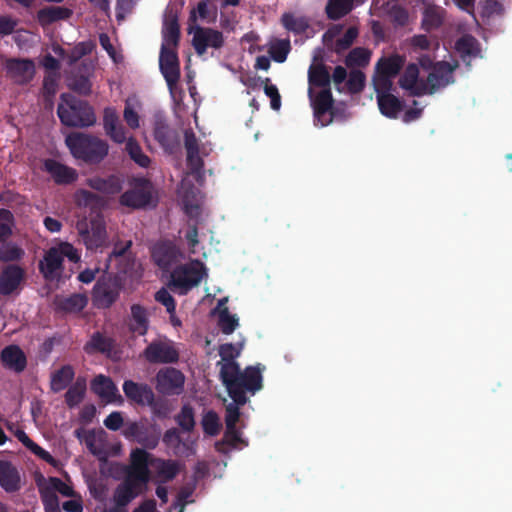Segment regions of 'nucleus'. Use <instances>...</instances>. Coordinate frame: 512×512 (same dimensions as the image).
Returning <instances> with one entry per match:
<instances>
[{
  "label": "nucleus",
  "mask_w": 512,
  "mask_h": 512,
  "mask_svg": "<svg viewBox=\"0 0 512 512\" xmlns=\"http://www.w3.org/2000/svg\"><path fill=\"white\" fill-rule=\"evenodd\" d=\"M358 31L356 28H349L344 36L337 40L336 50L341 51L349 47L354 39L357 37Z\"/></svg>",
  "instance_id": "obj_59"
},
{
  "label": "nucleus",
  "mask_w": 512,
  "mask_h": 512,
  "mask_svg": "<svg viewBox=\"0 0 512 512\" xmlns=\"http://www.w3.org/2000/svg\"><path fill=\"white\" fill-rule=\"evenodd\" d=\"M24 255V249L16 243L9 242L0 246V262H18Z\"/></svg>",
  "instance_id": "obj_41"
},
{
  "label": "nucleus",
  "mask_w": 512,
  "mask_h": 512,
  "mask_svg": "<svg viewBox=\"0 0 512 512\" xmlns=\"http://www.w3.org/2000/svg\"><path fill=\"white\" fill-rule=\"evenodd\" d=\"M126 151L130 158L141 167H147L150 163V159L147 155L142 152V149L138 142L133 137H126Z\"/></svg>",
  "instance_id": "obj_42"
},
{
  "label": "nucleus",
  "mask_w": 512,
  "mask_h": 512,
  "mask_svg": "<svg viewBox=\"0 0 512 512\" xmlns=\"http://www.w3.org/2000/svg\"><path fill=\"white\" fill-rule=\"evenodd\" d=\"M44 91L48 96H54L57 91V76L54 73H50L44 79L43 83Z\"/></svg>",
  "instance_id": "obj_63"
},
{
  "label": "nucleus",
  "mask_w": 512,
  "mask_h": 512,
  "mask_svg": "<svg viewBox=\"0 0 512 512\" xmlns=\"http://www.w3.org/2000/svg\"><path fill=\"white\" fill-rule=\"evenodd\" d=\"M74 200L78 207L93 208L97 203V197L86 190H78L74 195Z\"/></svg>",
  "instance_id": "obj_53"
},
{
  "label": "nucleus",
  "mask_w": 512,
  "mask_h": 512,
  "mask_svg": "<svg viewBox=\"0 0 512 512\" xmlns=\"http://www.w3.org/2000/svg\"><path fill=\"white\" fill-rule=\"evenodd\" d=\"M87 184L91 188L106 195L118 193L121 189L120 180L115 176L108 178L93 177L88 179Z\"/></svg>",
  "instance_id": "obj_33"
},
{
  "label": "nucleus",
  "mask_w": 512,
  "mask_h": 512,
  "mask_svg": "<svg viewBox=\"0 0 512 512\" xmlns=\"http://www.w3.org/2000/svg\"><path fill=\"white\" fill-rule=\"evenodd\" d=\"M131 329L139 335H144L148 328V318L146 310L140 305L131 307Z\"/></svg>",
  "instance_id": "obj_36"
},
{
  "label": "nucleus",
  "mask_w": 512,
  "mask_h": 512,
  "mask_svg": "<svg viewBox=\"0 0 512 512\" xmlns=\"http://www.w3.org/2000/svg\"><path fill=\"white\" fill-rule=\"evenodd\" d=\"M57 113L61 122L66 126L88 127L96 122L92 107L70 94L61 95Z\"/></svg>",
  "instance_id": "obj_6"
},
{
  "label": "nucleus",
  "mask_w": 512,
  "mask_h": 512,
  "mask_svg": "<svg viewBox=\"0 0 512 512\" xmlns=\"http://www.w3.org/2000/svg\"><path fill=\"white\" fill-rule=\"evenodd\" d=\"M77 438L83 442L91 453L105 459L108 457L107 451V435L103 430L99 431H76Z\"/></svg>",
  "instance_id": "obj_15"
},
{
  "label": "nucleus",
  "mask_w": 512,
  "mask_h": 512,
  "mask_svg": "<svg viewBox=\"0 0 512 512\" xmlns=\"http://www.w3.org/2000/svg\"><path fill=\"white\" fill-rule=\"evenodd\" d=\"M3 365L15 372H21L26 367V357L18 346H8L1 353Z\"/></svg>",
  "instance_id": "obj_28"
},
{
  "label": "nucleus",
  "mask_w": 512,
  "mask_h": 512,
  "mask_svg": "<svg viewBox=\"0 0 512 512\" xmlns=\"http://www.w3.org/2000/svg\"><path fill=\"white\" fill-rule=\"evenodd\" d=\"M91 388L106 403L121 402L117 387L111 379L103 375H99L93 380Z\"/></svg>",
  "instance_id": "obj_26"
},
{
  "label": "nucleus",
  "mask_w": 512,
  "mask_h": 512,
  "mask_svg": "<svg viewBox=\"0 0 512 512\" xmlns=\"http://www.w3.org/2000/svg\"><path fill=\"white\" fill-rule=\"evenodd\" d=\"M234 403H231L226 408V416H225V422H226V428H234L236 427V423L239 420V411L238 406L241 405L240 403L236 402L233 399Z\"/></svg>",
  "instance_id": "obj_58"
},
{
  "label": "nucleus",
  "mask_w": 512,
  "mask_h": 512,
  "mask_svg": "<svg viewBox=\"0 0 512 512\" xmlns=\"http://www.w3.org/2000/svg\"><path fill=\"white\" fill-rule=\"evenodd\" d=\"M282 23L286 29L295 33L304 32L309 26L306 17L293 13L284 14L282 16Z\"/></svg>",
  "instance_id": "obj_43"
},
{
  "label": "nucleus",
  "mask_w": 512,
  "mask_h": 512,
  "mask_svg": "<svg viewBox=\"0 0 512 512\" xmlns=\"http://www.w3.org/2000/svg\"><path fill=\"white\" fill-rule=\"evenodd\" d=\"M177 422L184 430H191L195 424L191 408L184 406L181 413L177 417Z\"/></svg>",
  "instance_id": "obj_57"
},
{
  "label": "nucleus",
  "mask_w": 512,
  "mask_h": 512,
  "mask_svg": "<svg viewBox=\"0 0 512 512\" xmlns=\"http://www.w3.org/2000/svg\"><path fill=\"white\" fill-rule=\"evenodd\" d=\"M24 269L16 264L3 268L0 275V293L9 295L17 291L24 280Z\"/></svg>",
  "instance_id": "obj_18"
},
{
  "label": "nucleus",
  "mask_w": 512,
  "mask_h": 512,
  "mask_svg": "<svg viewBox=\"0 0 512 512\" xmlns=\"http://www.w3.org/2000/svg\"><path fill=\"white\" fill-rule=\"evenodd\" d=\"M192 43L195 50L199 54H203L207 48H219L223 43L222 34L209 28H201L198 26L191 27Z\"/></svg>",
  "instance_id": "obj_14"
},
{
  "label": "nucleus",
  "mask_w": 512,
  "mask_h": 512,
  "mask_svg": "<svg viewBox=\"0 0 512 512\" xmlns=\"http://www.w3.org/2000/svg\"><path fill=\"white\" fill-rule=\"evenodd\" d=\"M123 424V417L120 412H113L104 420V425L113 431L118 430Z\"/></svg>",
  "instance_id": "obj_62"
},
{
  "label": "nucleus",
  "mask_w": 512,
  "mask_h": 512,
  "mask_svg": "<svg viewBox=\"0 0 512 512\" xmlns=\"http://www.w3.org/2000/svg\"><path fill=\"white\" fill-rule=\"evenodd\" d=\"M88 298L84 294H73L69 296H57L54 304L60 311L66 313H78L85 308Z\"/></svg>",
  "instance_id": "obj_29"
},
{
  "label": "nucleus",
  "mask_w": 512,
  "mask_h": 512,
  "mask_svg": "<svg viewBox=\"0 0 512 512\" xmlns=\"http://www.w3.org/2000/svg\"><path fill=\"white\" fill-rule=\"evenodd\" d=\"M37 484L43 500H48L51 509L55 510L56 502L58 501L57 493L62 496L68 497L73 496L74 490L68 484L62 482L60 479L55 477L44 478L40 477L37 480Z\"/></svg>",
  "instance_id": "obj_12"
},
{
  "label": "nucleus",
  "mask_w": 512,
  "mask_h": 512,
  "mask_svg": "<svg viewBox=\"0 0 512 512\" xmlns=\"http://www.w3.org/2000/svg\"><path fill=\"white\" fill-rule=\"evenodd\" d=\"M21 477L18 469L10 462L0 461V486L7 492L20 488Z\"/></svg>",
  "instance_id": "obj_27"
},
{
  "label": "nucleus",
  "mask_w": 512,
  "mask_h": 512,
  "mask_svg": "<svg viewBox=\"0 0 512 512\" xmlns=\"http://www.w3.org/2000/svg\"><path fill=\"white\" fill-rule=\"evenodd\" d=\"M455 48L464 61L480 54L478 43L471 36H463L460 38L457 41Z\"/></svg>",
  "instance_id": "obj_37"
},
{
  "label": "nucleus",
  "mask_w": 512,
  "mask_h": 512,
  "mask_svg": "<svg viewBox=\"0 0 512 512\" xmlns=\"http://www.w3.org/2000/svg\"><path fill=\"white\" fill-rule=\"evenodd\" d=\"M155 299L157 302L161 303L166 307V310L169 314L175 312V301L171 294L165 288L160 289L155 294Z\"/></svg>",
  "instance_id": "obj_56"
},
{
  "label": "nucleus",
  "mask_w": 512,
  "mask_h": 512,
  "mask_svg": "<svg viewBox=\"0 0 512 512\" xmlns=\"http://www.w3.org/2000/svg\"><path fill=\"white\" fill-rule=\"evenodd\" d=\"M85 392V384L77 381L66 393V402L69 406L80 403Z\"/></svg>",
  "instance_id": "obj_49"
},
{
  "label": "nucleus",
  "mask_w": 512,
  "mask_h": 512,
  "mask_svg": "<svg viewBox=\"0 0 512 512\" xmlns=\"http://www.w3.org/2000/svg\"><path fill=\"white\" fill-rule=\"evenodd\" d=\"M109 344L105 337H103L100 334H96L92 337L90 342L87 344L86 349L90 352L99 350V351H106Z\"/></svg>",
  "instance_id": "obj_60"
},
{
  "label": "nucleus",
  "mask_w": 512,
  "mask_h": 512,
  "mask_svg": "<svg viewBox=\"0 0 512 512\" xmlns=\"http://www.w3.org/2000/svg\"><path fill=\"white\" fill-rule=\"evenodd\" d=\"M204 431L209 435H215L220 428V421L216 413L207 412L202 419Z\"/></svg>",
  "instance_id": "obj_52"
},
{
  "label": "nucleus",
  "mask_w": 512,
  "mask_h": 512,
  "mask_svg": "<svg viewBox=\"0 0 512 512\" xmlns=\"http://www.w3.org/2000/svg\"><path fill=\"white\" fill-rule=\"evenodd\" d=\"M419 63L424 70H429L427 78L420 77V70L416 64H410L399 79L402 89L413 95L431 94L452 81L455 64L438 62L432 66V61L428 56H422Z\"/></svg>",
  "instance_id": "obj_3"
},
{
  "label": "nucleus",
  "mask_w": 512,
  "mask_h": 512,
  "mask_svg": "<svg viewBox=\"0 0 512 512\" xmlns=\"http://www.w3.org/2000/svg\"><path fill=\"white\" fill-rule=\"evenodd\" d=\"M74 377V371L70 366H63L51 375V388L55 392L65 389Z\"/></svg>",
  "instance_id": "obj_38"
},
{
  "label": "nucleus",
  "mask_w": 512,
  "mask_h": 512,
  "mask_svg": "<svg viewBox=\"0 0 512 512\" xmlns=\"http://www.w3.org/2000/svg\"><path fill=\"white\" fill-rule=\"evenodd\" d=\"M159 63L161 72L168 86L172 89V86L176 84L180 75L179 63L175 51L161 50Z\"/></svg>",
  "instance_id": "obj_22"
},
{
  "label": "nucleus",
  "mask_w": 512,
  "mask_h": 512,
  "mask_svg": "<svg viewBox=\"0 0 512 512\" xmlns=\"http://www.w3.org/2000/svg\"><path fill=\"white\" fill-rule=\"evenodd\" d=\"M316 121L325 126L331 122L330 109L332 107V96L329 88L316 89V92L310 97Z\"/></svg>",
  "instance_id": "obj_16"
},
{
  "label": "nucleus",
  "mask_w": 512,
  "mask_h": 512,
  "mask_svg": "<svg viewBox=\"0 0 512 512\" xmlns=\"http://www.w3.org/2000/svg\"><path fill=\"white\" fill-rule=\"evenodd\" d=\"M149 466L156 471V475L161 481L173 479L180 471V466L176 461L153 459L143 449L133 450L130 454V464L126 469V478L114 493V502L118 507L127 505L146 490L150 480Z\"/></svg>",
  "instance_id": "obj_1"
},
{
  "label": "nucleus",
  "mask_w": 512,
  "mask_h": 512,
  "mask_svg": "<svg viewBox=\"0 0 512 512\" xmlns=\"http://www.w3.org/2000/svg\"><path fill=\"white\" fill-rule=\"evenodd\" d=\"M442 21V10L438 7H428L424 12L423 23L429 29L438 26Z\"/></svg>",
  "instance_id": "obj_50"
},
{
  "label": "nucleus",
  "mask_w": 512,
  "mask_h": 512,
  "mask_svg": "<svg viewBox=\"0 0 512 512\" xmlns=\"http://www.w3.org/2000/svg\"><path fill=\"white\" fill-rule=\"evenodd\" d=\"M12 215L8 210H0V241L11 234Z\"/></svg>",
  "instance_id": "obj_54"
},
{
  "label": "nucleus",
  "mask_w": 512,
  "mask_h": 512,
  "mask_svg": "<svg viewBox=\"0 0 512 512\" xmlns=\"http://www.w3.org/2000/svg\"><path fill=\"white\" fill-rule=\"evenodd\" d=\"M131 241L117 246L108 258L107 270L117 275H133L137 274L139 264L129 251Z\"/></svg>",
  "instance_id": "obj_11"
},
{
  "label": "nucleus",
  "mask_w": 512,
  "mask_h": 512,
  "mask_svg": "<svg viewBox=\"0 0 512 512\" xmlns=\"http://www.w3.org/2000/svg\"><path fill=\"white\" fill-rule=\"evenodd\" d=\"M243 349V343L238 345L223 344L219 348V355L222 361L221 378L229 393V396L240 404H245L247 398L245 391H255L261 389L262 375L259 367H248L243 373L239 371V366L233 361L238 357Z\"/></svg>",
  "instance_id": "obj_2"
},
{
  "label": "nucleus",
  "mask_w": 512,
  "mask_h": 512,
  "mask_svg": "<svg viewBox=\"0 0 512 512\" xmlns=\"http://www.w3.org/2000/svg\"><path fill=\"white\" fill-rule=\"evenodd\" d=\"M141 105L135 98H129L126 100L125 109L123 112L124 120L131 129H137L140 126V120L138 110Z\"/></svg>",
  "instance_id": "obj_40"
},
{
  "label": "nucleus",
  "mask_w": 512,
  "mask_h": 512,
  "mask_svg": "<svg viewBox=\"0 0 512 512\" xmlns=\"http://www.w3.org/2000/svg\"><path fill=\"white\" fill-rule=\"evenodd\" d=\"M404 62L405 59L396 54L379 59L373 77L374 89H392L393 79Z\"/></svg>",
  "instance_id": "obj_10"
},
{
  "label": "nucleus",
  "mask_w": 512,
  "mask_h": 512,
  "mask_svg": "<svg viewBox=\"0 0 512 512\" xmlns=\"http://www.w3.org/2000/svg\"><path fill=\"white\" fill-rule=\"evenodd\" d=\"M224 443L235 449H241L247 445L242 434L236 429V427L230 429L226 428Z\"/></svg>",
  "instance_id": "obj_48"
},
{
  "label": "nucleus",
  "mask_w": 512,
  "mask_h": 512,
  "mask_svg": "<svg viewBox=\"0 0 512 512\" xmlns=\"http://www.w3.org/2000/svg\"><path fill=\"white\" fill-rule=\"evenodd\" d=\"M145 357L150 362H173L177 360L178 353L174 346L168 342L150 344L145 350Z\"/></svg>",
  "instance_id": "obj_23"
},
{
  "label": "nucleus",
  "mask_w": 512,
  "mask_h": 512,
  "mask_svg": "<svg viewBox=\"0 0 512 512\" xmlns=\"http://www.w3.org/2000/svg\"><path fill=\"white\" fill-rule=\"evenodd\" d=\"M71 499L64 502L63 509L66 512H82L83 511V504L82 499L79 495L73 493V496H70Z\"/></svg>",
  "instance_id": "obj_61"
},
{
  "label": "nucleus",
  "mask_w": 512,
  "mask_h": 512,
  "mask_svg": "<svg viewBox=\"0 0 512 512\" xmlns=\"http://www.w3.org/2000/svg\"><path fill=\"white\" fill-rule=\"evenodd\" d=\"M185 147L187 150V164L191 171L182 180L178 194L185 212L194 217L198 215L202 198L197 189L190 187V177L194 178L198 183H201L203 161L199 156L196 138L190 131L185 132Z\"/></svg>",
  "instance_id": "obj_4"
},
{
  "label": "nucleus",
  "mask_w": 512,
  "mask_h": 512,
  "mask_svg": "<svg viewBox=\"0 0 512 512\" xmlns=\"http://www.w3.org/2000/svg\"><path fill=\"white\" fill-rule=\"evenodd\" d=\"M162 34L161 50H174L179 39V27L174 16L165 20Z\"/></svg>",
  "instance_id": "obj_34"
},
{
  "label": "nucleus",
  "mask_w": 512,
  "mask_h": 512,
  "mask_svg": "<svg viewBox=\"0 0 512 512\" xmlns=\"http://www.w3.org/2000/svg\"><path fill=\"white\" fill-rule=\"evenodd\" d=\"M6 69L9 76L17 83H26L35 74L34 63L30 60H9L7 61Z\"/></svg>",
  "instance_id": "obj_24"
},
{
  "label": "nucleus",
  "mask_w": 512,
  "mask_h": 512,
  "mask_svg": "<svg viewBox=\"0 0 512 512\" xmlns=\"http://www.w3.org/2000/svg\"><path fill=\"white\" fill-rule=\"evenodd\" d=\"M375 91L380 112L388 118H397L402 111V104L390 93L391 89H375Z\"/></svg>",
  "instance_id": "obj_25"
},
{
  "label": "nucleus",
  "mask_w": 512,
  "mask_h": 512,
  "mask_svg": "<svg viewBox=\"0 0 512 512\" xmlns=\"http://www.w3.org/2000/svg\"><path fill=\"white\" fill-rule=\"evenodd\" d=\"M207 277V269L198 260L179 265L171 272L170 285L180 294H186Z\"/></svg>",
  "instance_id": "obj_7"
},
{
  "label": "nucleus",
  "mask_w": 512,
  "mask_h": 512,
  "mask_svg": "<svg viewBox=\"0 0 512 512\" xmlns=\"http://www.w3.org/2000/svg\"><path fill=\"white\" fill-rule=\"evenodd\" d=\"M64 256L77 262L79 255L76 249L68 242H61L51 247L40 261L39 269L47 280H55L60 276Z\"/></svg>",
  "instance_id": "obj_8"
},
{
  "label": "nucleus",
  "mask_w": 512,
  "mask_h": 512,
  "mask_svg": "<svg viewBox=\"0 0 512 512\" xmlns=\"http://www.w3.org/2000/svg\"><path fill=\"white\" fill-rule=\"evenodd\" d=\"M371 53L365 48H356L347 56L346 63L348 66H365L369 63Z\"/></svg>",
  "instance_id": "obj_47"
},
{
  "label": "nucleus",
  "mask_w": 512,
  "mask_h": 512,
  "mask_svg": "<svg viewBox=\"0 0 512 512\" xmlns=\"http://www.w3.org/2000/svg\"><path fill=\"white\" fill-rule=\"evenodd\" d=\"M354 0H329L326 11L330 18L338 19L347 14L353 7Z\"/></svg>",
  "instance_id": "obj_44"
},
{
  "label": "nucleus",
  "mask_w": 512,
  "mask_h": 512,
  "mask_svg": "<svg viewBox=\"0 0 512 512\" xmlns=\"http://www.w3.org/2000/svg\"><path fill=\"white\" fill-rule=\"evenodd\" d=\"M264 93L270 98V106L273 110L278 111L281 108V96L278 88L270 83L269 79L265 80Z\"/></svg>",
  "instance_id": "obj_51"
},
{
  "label": "nucleus",
  "mask_w": 512,
  "mask_h": 512,
  "mask_svg": "<svg viewBox=\"0 0 512 512\" xmlns=\"http://www.w3.org/2000/svg\"><path fill=\"white\" fill-rule=\"evenodd\" d=\"M103 128L105 134L115 143L126 141L125 128L119 122V116L114 108L107 107L103 115Z\"/></svg>",
  "instance_id": "obj_20"
},
{
  "label": "nucleus",
  "mask_w": 512,
  "mask_h": 512,
  "mask_svg": "<svg viewBox=\"0 0 512 512\" xmlns=\"http://www.w3.org/2000/svg\"><path fill=\"white\" fill-rule=\"evenodd\" d=\"M350 90L359 91L364 85V75L361 72L352 73L348 81Z\"/></svg>",
  "instance_id": "obj_64"
},
{
  "label": "nucleus",
  "mask_w": 512,
  "mask_h": 512,
  "mask_svg": "<svg viewBox=\"0 0 512 512\" xmlns=\"http://www.w3.org/2000/svg\"><path fill=\"white\" fill-rule=\"evenodd\" d=\"M125 395L132 401L139 404H151L153 392L147 385H140L133 381H125L123 384Z\"/></svg>",
  "instance_id": "obj_30"
},
{
  "label": "nucleus",
  "mask_w": 512,
  "mask_h": 512,
  "mask_svg": "<svg viewBox=\"0 0 512 512\" xmlns=\"http://www.w3.org/2000/svg\"><path fill=\"white\" fill-rule=\"evenodd\" d=\"M218 324L223 333L231 334L239 325V320L236 315L229 313L228 309L223 307L218 313Z\"/></svg>",
  "instance_id": "obj_46"
},
{
  "label": "nucleus",
  "mask_w": 512,
  "mask_h": 512,
  "mask_svg": "<svg viewBox=\"0 0 512 512\" xmlns=\"http://www.w3.org/2000/svg\"><path fill=\"white\" fill-rule=\"evenodd\" d=\"M68 86L81 94H88L91 90L89 79L86 76H81L79 79L76 77L69 78Z\"/></svg>",
  "instance_id": "obj_55"
},
{
  "label": "nucleus",
  "mask_w": 512,
  "mask_h": 512,
  "mask_svg": "<svg viewBox=\"0 0 512 512\" xmlns=\"http://www.w3.org/2000/svg\"><path fill=\"white\" fill-rule=\"evenodd\" d=\"M185 382L184 375L174 368L161 369L156 376V388L163 394H178Z\"/></svg>",
  "instance_id": "obj_13"
},
{
  "label": "nucleus",
  "mask_w": 512,
  "mask_h": 512,
  "mask_svg": "<svg viewBox=\"0 0 512 512\" xmlns=\"http://www.w3.org/2000/svg\"><path fill=\"white\" fill-rule=\"evenodd\" d=\"M152 257L161 269L169 270L179 261L182 254L172 243H159L154 246Z\"/></svg>",
  "instance_id": "obj_17"
},
{
  "label": "nucleus",
  "mask_w": 512,
  "mask_h": 512,
  "mask_svg": "<svg viewBox=\"0 0 512 512\" xmlns=\"http://www.w3.org/2000/svg\"><path fill=\"white\" fill-rule=\"evenodd\" d=\"M66 144L75 158L90 164L100 163L109 153L106 140L89 134L71 133L66 137Z\"/></svg>",
  "instance_id": "obj_5"
},
{
  "label": "nucleus",
  "mask_w": 512,
  "mask_h": 512,
  "mask_svg": "<svg viewBox=\"0 0 512 512\" xmlns=\"http://www.w3.org/2000/svg\"><path fill=\"white\" fill-rule=\"evenodd\" d=\"M308 78L310 97L313 96V94L316 92V89L328 88L330 81L329 74L321 65H311L308 72Z\"/></svg>",
  "instance_id": "obj_32"
},
{
  "label": "nucleus",
  "mask_w": 512,
  "mask_h": 512,
  "mask_svg": "<svg viewBox=\"0 0 512 512\" xmlns=\"http://www.w3.org/2000/svg\"><path fill=\"white\" fill-rule=\"evenodd\" d=\"M118 297V291L115 288L105 284L97 283L94 288V301L99 307L110 306Z\"/></svg>",
  "instance_id": "obj_35"
},
{
  "label": "nucleus",
  "mask_w": 512,
  "mask_h": 512,
  "mask_svg": "<svg viewBox=\"0 0 512 512\" xmlns=\"http://www.w3.org/2000/svg\"><path fill=\"white\" fill-rule=\"evenodd\" d=\"M76 229L84 244L90 250L103 246L107 241L104 221L97 213H91L88 219L78 220Z\"/></svg>",
  "instance_id": "obj_9"
},
{
  "label": "nucleus",
  "mask_w": 512,
  "mask_h": 512,
  "mask_svg": "<svg viewBox=\"0 0 512 512\" xmlns=\"http://www.w3.org/2000/svg\"><path fill=\"white\" fill-rule=\"evenodd\" d=\"M290 51V43L288 40H274L269 45V53L271 57L279 63L286 60Z\"/></svg>",
  "instance_id": "obj_45"
},
{
  "label": "nucleus",
  "mask_w": 512,
  "mask_h": 512,
  "mask_svg": "<svg viewBox=\"0 0 512 512\" xmlns=\"http://www.w3.org/2000/svg\"><path fill=\"white\" fill-rule=\"evenodd\" d=\"M43 170L58 184H70L78 178L75 169L51 159L43 162Z\"/></svg>",
  "instance_id": "obj_21"
},
{
  "label": "nucleus",
  "mask_w": 512,
  "mask_h": 512,
  "mask_svg": "<svg viewBox=\"0 0 512 512\" xmlns=\"http://www.w3.org/2000/svg\"><path fill=\"white\" fill-rule=\"evenodd\" d=\"M16 438L39 459L47 462L53 467L59 466V461L56 460L48 451H46L33 440H31L24 431H17Z\"/></svg>",
  "instance_id": "obj_31"
},
{
  "label": "nucleus",
  "mask_w": 512,
  "mask_h": 512,
  "mask_svg": "<svg viewBox=\"0 0 512 512\" xmlns=\"http://www.w3.org/2000/svg\"><path fill=\"white\" fill-rule=\"evenodd\" d=\"M69 9L59 6H53L42 9L38 12V19L42 25H48L54 21L66 19L70 16Z\"/></svg>",
  "instance_id": "obj_39"
},
{
  "label": "nucleus",
  "mask_w": 512,
  "mask_h": 512,
  "mask_svg": "<svg viewBox=\"0 0 512 512\" xmlns=\"http://www.w3.org/2000/svg\"><path fill=\"white\" fill-rule=\"evenodd\" d=\"M151 202V187L149 182L140 181L132 190L121 196V203L128 207L141 208Z\"/></svg>",
  "instance_id": "obj_19"
}]
</instances>
